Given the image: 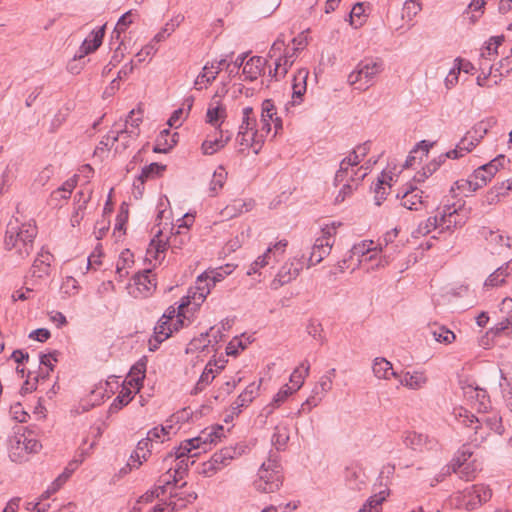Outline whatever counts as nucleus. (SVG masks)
Listing matches in <instances>:
<instances>
[{
  "label": "nucleus",
  "instance_id": "4468645a",
  "mask_svg": "<svg viewBox=\"0 0 512 512\" xmlns=\"http://www.w3.org/2000/svg\"><path fill=\"white\" fill-rule=\"evenodd\" d=\"M232 133L222 129L220 126L215 128L213 134H209L207 139L202 143L201 150L204 155H213L231 140Z\"/></svg>",
  "mask_w": 512,
  "mask_h": 512
},
{
  "label": "nucleus",
  "instance_id": "473e14b6",
  "mask_svg": "<svg viewBox=\"0 0 512 512\" xmlns=\"http://www.w3.org/2000/svg\"><path fill=\"white\" fill-rule=\"evenodd\" d=\"M372 370L378 379L383 380H390L392 377L396 378L398 373L393 370L391 362L382 357L374 359Z\"/></svg>",
  "mask_w": 512,
  "mask_h": 512
},
{
  "label": "nucleus",
  "instance_id": "9d476101",
  "mask_svg": "<svg viewBox=\"0 0 512 512\" xmlns=\"http://www.w3.org/2000/svg\"><path fill=\"white\" fill-rule=\"evenodd\" d=\"M339 226H341V223L332 222L330 225H326L322 228V236L318 237L312 246L307 262V268L320 263L330 254L334 244L333 237Z\"/></svg>",
  "mask_w": 512,
  "mask_h": 512
},
{
  "label": "nucleus",
  "instance_id": "6e6552de",
  "mask_svg": "<svg viewBox=\"0 0 512 512\" xmlns=\"http://www.w3.org/2000/svg\"><path fill=\"white\" fill-rule=\"evenodd\" d=\"M382 69L381 62L373 59H364L348 75V83L358 90H366L373 85L374 78Z\"/></svg>",
  "mask_w": 512,
  "mask_h": 512
},
{
  "label": "nucleus",
  "instance_id": "4d7b16f0",
  "mask_svg": "<svg viewBox=\"0 0 512 512\" xmlns=\"http://www.w3.org/2000/svg\"><path fill=\"white\" fill-rule=\"evenodd\" d=\"M487 132V125L483 121H480L476 123L469 131H467L466 135L469 139L475 142V145H478L487 134Z\"/></svg>",
  "mask_w": 512,
  "mask_h": 512
},
{
  "label": "nucleus",
  "instance_id": "e2e57ef3",
  "mask_svg": "<svg viewBox=\"0 0 512 512\" xmlns=\"http://www.w3.org/2000/svg\"><path fill=\"white\" fill-rule=\"evenodd\" d=\"M227 173L223 167H220L219 170L215 171L211 182H210V190L216 194L219 189H221L226 180Z\"/></svg>",
  "mask_w": 512,
  "mask_h": 512
},
{
  "label": "nucleus",
  "instance_id": "49530a36",
  "mask_svg": "<svg viewBox=\"0 0 512 512\" xmlns=\"http://www.w3.org/2000/svg\"><path fill=\"white\" fill-rule=\"evenodd\" d=\"M487 241L491 244H495L498 247V253H502L505 248L512 249V238L505 236L498 232L489 231L488 235L485 236Z\"/></svg>",
  "mask_w": 512,
  "mask_h": 512
},
{
  "label": "nucleus",
  "instance_id": "58836bf2",
  "mask_svg": "<svg viewBox=\"0 0 512 512\" xmlns=\"http://www.w3.org/2000/svg\"><path fill=\"white\" fill-rule=\"evenodd\" d=\"M212 288L211 283L209 282V273L204 272L199 275L196 279V283L194 287L189 288L188 292L197 295L198 301L201 299H206L207 295L210 293Z\"/></svg>",
  "mask_w": 512,
  "mask_h": 512
},
{
  "label": "nucleus",
  "instance_id": "f704fd0d",
  "mask_svg": "<svg viewBox=\"0 0 512 512\" xmlns=\"http://www.w3.org/2000/svg\"><path fill=\"white\" fill-rule=\"evenodd\" d=\"M265 64V59L260 56H253L245 62L243 74L246 80L253 81L261 74Z\"/></svg>",
  "mask_w": 512,
  "mask_h": 512
},
{
  "label": "nucleus",
  "instance_id": "8fccbe9b",
  "mask_svg": "<svg viewBox=\"0 0 512 512\" xmlns=\"http://www.w3.org/2000/svg\"><path fill=\"white\" fill-rule=\"evenodd\" d=\"M166 170V165L151 163L142 168L138 180L143 184L146 180L160 176Z\"/></svg>",
  "mask_w": 512,
  "mask_h": 512
},
{
  "label": "nucleus",
  "instance_id": "0eeeda50",
  "mask_svg": "<svg viewBox=\"0 0 512 512\" xmlns=\"http://www.w3.org/2000/svg\"><path fill=\"white\" fill-rule=\"evenodd\" d=\"M188 416L186 410L179 411L170 416L163 424L155 426L147 432L144 438L152 447L153 443H164L177 435L182 422Z\"/></svg>",
  "mask_w": 512,
  "mask_h": 512
},
{
  "label": "nucleus",
  "instance_id": "39448f33",
  "mask_svg": "<svg viewBox=\"0 0 512 512\" xmlns=\"http://www.w3.org/2000/svg\"><path fill=\"white\" fill-rule=\"evenodd\" d=\"M283 483V471L281 465L273 459L265 461L258 470L254 487L261 493H274L280 489Z\"/></svg>",
  "mask_w": 512,
  "mask_h": 512
},
{
  "label": "nucleus",
  "instance_id": "423d86ee",
  "mask_svg": "<svg viewBox=\"0 0 512 512\" xmlns=\"http://www.w3.org/2000/svg\"><path fill=\"white\" fill-rule=\"evenodd\" d=\"M492 497L491 489L484 484L472 485L453 495L452 502L457 508L468 511L479 508Z\"/></svg>",
  "mask_w": 512,
  "mask_h": 512
},
{
  "label": "nucleus",
  "instance_id": "393cba45",
  "mask_svg": "<svg viewBox=\"0 0 512 512\" xmlns=\"http://www.w3.org/2000/svg\"><path fill=\"white\" fill-rule=\"evenodd\" d=\"M236 140L241 146L251 147L255 154L260 152L264 143L263 134H259L257 130L248 134L239 130Z\"/></svg>",
  "mask_w": 512,
  "mask_h": 512
},
{
  "label": "nucleus",
  "instance_id": "ddd939ff",
  "mask_svg": "<svg viewBox=\"0 0 512 512\" xmlns=\"http://www.w3.org/2000/svg\"><path fill=\"white\" fill-rule=\"evenodd\" d=\"M396 379L399 384L409 390L417 391L423 389L429 381L424 370H401L397 373Z\"/></svg>",
  "mask_w": 512,
  "mask_h": 512
},
{
  "label": "nucleus",
  "instance_id": "69168bd1",
  "mask_svg": "<svg viewBox=\"0 0 512 512\" xmlns=\"http://www.w3.org/2000/svg\"><path fill=\"white\" fill-rule=\"evenodd\" d=\"M505 161L506 157L504 155H499L489 163L482 165V167L487 171L488 176L493 178L499 171V168L504 166Z\"/></svg>",
  "mask_w": 512,
  "mask_h": 512
},
{
  "label": "nucleus",
  "instance_id": "f8f14e48",
  "mask_svg": "<svg viewBox=\"0 0 512 512\" xmlns=\"http://www.w3.org/2000/svg\"><path fill=\"white\" fill-rule=\"evenodd\" d=\"M156 278L151 270H146L133 277V283L128 286L129 294L134 298H147L156 289Z\"/></svg>",
  "mask_w": 512,
  "mask_h": 512
},
{
  "label": "nucleus",
  "instance_id": "a211bd4d",
  "mask_svg": "<svg viewBox=\"0 0 512 512\" xmlns=\"http://www.w3.org/2000/svg\"><path fill=\"white\" fill-rule=\"evenodd\" d=\"M54 261L53 254L45 247H42L32 264L31 273L33 277L44 278L51 273V263Z\"/></svg>",
  "mask_w": 512,
  "mask_h": 512
},
{
  "label": "nucleus",
  "instance_id": "c756f323",
  "mask_svg": "<svg viewBox=\"0 0 512 512\" xmlns=\"http://www.w3.org/2000/svg\"><path fill=\"white\" fill-rule=\"evenodd\" d=\"M270 121L274 125V136L282 129V120L276 114V107L272 100L266 99L262 103L260 122Z\"/></svg>",
  "mask_w": 512,
  "mask_h": 512
},
{
  "label": "nucleus",
  "instance_id": "3c124183",
  "mask_svg": "<svg viewBox=\"0 0 512 512\" xmlns=\"http://www.w3.org/2000/svg\"><path fill=\"white\" fill-rule=\"evenodd\" d=\"M446 159L441 158V155L439 156V160H433L429 164H427L425 167L422 168L421 171L417 172L413 178L415 182H424L429 176H431L445 161Z\"/></svg>",
  "mask_w": 512,
  "mask_h": 512
},
{
  "label": "nucleus",
  "instance_id": "cd10ccee",
  "mask_svg": "<svg viewBox=\"0 0 512 512\" xmlns=\"http://www.w3.org/2000/svg\"><path fill=\"white\" fill-rule=\"evenodd\" d=\"M310 372V364L307 360L302 361L290 375L289 388L297 392L304 384Z\"/></svg>",
  "mask_w": 512,
  "mask_h": 512
},
{
  "label": "nucleus",
  "instance_id": "4c0bfd02",
  "mask_svg": "<svg viewBox=\"0 0 512 512\" xmlns=\"http://www.w3.org/2000/svg\"><path fill=\"white\" fill-rule=\"evenodd\" d=\"M102 434L101 428L99 426L91 427L88 431L87 435L83 438L80 444L81 456L89 455L90 451L96 446L98 439ZM83 459L80 460L82 462Z\"/></svg>",
  "mask_w": 512,
  "mask_h": 512
},
{
  "label": "nucleus",
  "instance_id": "79ce46f5",
  "mask_svg": "<svg viewBox=\"0 0 512 512\" xmlns=\"http://www.w3.org/2000/svg\"><path fill=\"white\" fill-rule=\"evenodd\" d=\"M430 333L433 339L441 344H450L456 339V335L453 331L436 322L430 327Z\"/></svg>",
  "mask_w": 512,
  "mask_h": 512
},
{
  "label": "nucleus",
  "instance_id": "f257e3e1",
  "mask_svg": "<svg viewBox=\"0 0 512 512\" xmlns=\"http://www.w3.org/2000/svg\"><path fill=\"white\" fill-rule=\"evenodd\" d=\"M37 234L38 229L33 220L20 222L18 218H14L8 222L4 236V248L14 258L16 264H21L30 256Z\"/></svg>",
  "mask_w": 512,
  "mask_h": 512
},
{
  "label": "nucleus",
  "instance_id": "37998d69",
  "mask_svg": "<svg viewBox=\"0 0 512 512\" xmlns=\"http://www.w3.org/2000/svg\"><path fill=\"white\" fill-rule=\"evenodd\" d=\"M295 392L289 388L288 384L283 385L274 395L272 401L264 408L267 415L272 414L275 409L279 408L292 394Z\"/></svg>",
  "mask_w": 512,
  "mask_h": 512
},
{
  "label": "nucleus",
  "instance_id": "de8ad7c7",
  "mask_svg": "<svg viewBox=\"0 0 512 512\" xmlns=\"http://www.w3.org/2000/svg\"><path fill=\"white\" fill-rule=\"evenodd\" d=\"M438 227H440L438 216H431L419 223L418 227L412 232V236L414 238L425 236Z\"/></svg>",
  "mask_w": 512,
  "mask_h": 512
},
{
  "label": "nucleus",
  "instance_id": "603ef678",
  "mask_svg": "<svg viewBox=\"0 0 512 512\" xmlns=\"http://www.w3.org/2000/svg\"><path fill=\"white\" fill-rule=\"evenodd\" d=\"M474 178L471 175L468 179H460L454 182L453 186L451 187L450 192L454 194V197L457 196L455 194V191L458 190L464 194V196H468L469 194H472L473 192L477 191L479 188H474Z\"/></svg>",
  "mask_w": 512,
  "mask_h": 512
},
{
  "label": "nucleus",
  "instance_id": "a19ab883",
  "mask_svg": "<svg viewBox=\"0 0 512 512\" xmlns=\"http://www.w3.org/2000/svg\"><path fill=\"white\" fill-rule=\"evenodd\" d=\"M480 470L481 463L476 458H473L468 463L461 462L459 468H454V472L467 481L475 478Z\"/></svg>",
  "mask_w": 512,
  "mask_h": 512
},
{
  "label": "nucleus",
  "instance_id": "2f4dec72",
  "mask_svg": "<svg viewBox=\"0 0 512 512\" xmlns=\"http://www.w3.org/2000/svg\"><path fill=\"white\" fill-rule=\"evenodd\" d=\"M512 271V259L491 273L484 282L485 287H498L505 283V279Z\"/></svg>",
  "mask_w": 512,
  "mask_h": 512
},
{
  "label": "nucleus",
  "instance_id": "a878e982",
  "mask_svg": "<svg viewBox=\"0 0 512 512\" xmlns=\"http://www.w3.org/2000/svg\"><path fill=\"white\" fill-rule=\"evenodd\" d=\"M361 160L362 159L358 155V151H352L348 157L344 158L341 161L340 167L335 174L334 184L338 185L343 183L349 174V169L357 166Z\"/></svg>",
  "mask_w": 512,
  "mask_h": 512
},
{
  "label": "nucleus",
  "instance_id": "aec40b11",
  "mask_svg": "<svg viewBox=\"0 0 512 512\" xmlns=\"http://www.w3.org/2000/svg\"><path fill=\"white\" fill-rule=\"evenodd\" d=\"M303 269V263L300 260H291L286 262L277 273L273 284L275 285V288L278 286H283L289 282H291L293 279H295L300 271Z\"/></svg>",
  "mask_w": 512,
  "mask_h": 512
},
{
  "label": "nucleus",
  "instance_id": "13d9d810",
  "mask_svg": "<svg viewBox=\"0 0 512 512\" xmlns=\"http://www.w3.org/2000/svg\"><path fill=\"white\" fill-rule=\"evenodd\" d=\"M468 293L469 289L467 286H460L457 289L451 288L441 295V299H437L436 301L438 302V304H440L441 302L445 303L446 301L452 302L454 299H457L458 297H464L468 295Z\"/></svg>",
  "mask_w": 512,
  "mask_h": 512
},
{
  "label": "nucleus",
  "instance_id": "2eb2a0df",
  "mask_svg": "<svg viewBox=\"0 0 512 512\" xmlns=\"http://www.w3.org/2000/svg\"><path fill=\"white\" fill-rule=\"evenodd\" d=\"M246 451L244 444L238 443L234 446H227L215 452L211 458L219 471L229 466L231 462L241 457Z\"/></svg>",
  "mask_w": 512,
  "mask_h": 512
},
{
  "label": "nucleus",
  "instance_id": "e433bc0d",
  "mask_svg": "<svg viewBox=\"0 0 512 512\" xmlns=\"http://www.w3.org/2000/svg\"><path fill=\"white\" fill-rule=\"evenodd\" d=\"M261 382H252L245 390L238 396L237 400L235 401V405L237 409H240L242 407H247L250 403L253 402V400L259 395Z\"/></svg>",
  "mask_w": 512,
  "mask_h": 512
},
{
  "label": "nucleus",
  "instance_id": "09e8293b",
  "mask_svg": "<svg viewBox=\"0 0 512 512\" xmlns=\"http://www.w3.org/2000/svg\"><path fill=\"white\" fill-rule=\"evenodd\" d=\"M116 132H119V140H123V149L127 147L128 138H134L139 135V129L131 127L127 123L116 122L113 125Z\"/></svg>",
  "mask_w": 512,
  "mask_h": 512
},
{
  "label": "nucleus",
  "instance_id": "c9c22d12",
  "mask_svg": "<svg viewBox=\"0 0 512 512\" xmlns=\"http://www.w3.org/2000/svg\"><path fill=\"white\" fill-rule=\"evenodd\" d=\"M464 395L472 406L478 410L486 409L488 404V397L483 389L467 387Z\"/></svg>",
  "mask_w": 512,
  "mask_h": 512
},
{
  "label": "nucleus",
  "instance_id": "f03ea898",
  "mask_svg": "<svg viewBox=\"0 0 512 512\" xmlns=\"http://www.w3.org/2000/svg\"><path fill=\"white\" fill-rule=\"evenodd\" d=\"M225 437L226 430L223 426H209L202 430L197 437L183 441L175 451V460L185 456L197 457L201 451H207Z\"/></svg>",
  "mask_w": 512,
  "mask_h": 512
},
{
  "label": "nucleus",
  "instance_id": "5fc2aeb1",
  "mask_svg": "<svg viewBox=\"0 0 512 512\" xmlns=\"http://www.w3.org/2000/svg\"><path fill=\"white\" fill-rule=\"evenodd\" d=\"M160 494H163L162 487H157L153 490L147 491L137 500L134 506V512H143L144 505L151 503L155 498H158Z\"/></svg>",
  "mask_w": 512,
  "mask_h": 512
},
{
  "label": "nucleus",
  "instance_id": "412c9836",
  "mask_svg": "<svg viewBox=\"0 0 512 512\" xmlns=\"http://www.w3.org/2000/svg\"><path fill=\"white\" fill-rule=\"evenodd\" d=\"M105 35V25L93 30L89 36L83 41L80 46L78 53L75 55L76 58H83L84 56L96 51L102 44Z\"/></svg>",
  "mask_w": 512,
  "mask_h": 512
},
{
  "label": "nucleus",
  "instance_id": "dca6fc26",
  "mask_svg": "<svg viewBox=\"0 0 512 512\" xmlns=\"http://www.w3.org/2000/svg\"><path fill=\"white\" fill-rule=\"evenodd\" d=\"M404 445L412 450L423 452L425 450H432L436 448L437 441L429 438L423 433L415 431H406L402 435Z\"/></svg>",
  "mask_w": 512,
  "mask_h": 512
},
{
  "label": "nucleus",
  "instance_id": "052dcab7",
  "mask_svg": "<svg viewBox=\"0 0 512 512\" xmlns=\"http://www.w3.org/2000/svg\"><path fill=\"white\" fill-rule=\"evenodd\" d=\"M182 473H183V471H180L177 468H175V469L170 468L165 474H163L160 477L159 483L161 485H159L158 487H162L163 493H164L165 487L170 486L172 483H177L178 476L181 478Z\"/></svg>",
  "mask_w": 512,
  "mask_h": 512
},
{
  "label": "nucleus",
  "instance_id": "6e6d98bb",
  "mask_svg": "<svg viewBox=\"0 0 512 512\" xmlns=\"http://www.w3.org/2000/svg\"><path fill=\"white\" fill-rule=\"evenodd\" d=\"M308 72L306 70H299L298 74L294 77L293 84V98H299L303 96L306 91V79Z\"/></svg>",
  "mask_w": 512,
  "mask_h": 512
},
{
  "label": "nucleus",
  "instance_id": "6ab92c4d",
  "mask_svg": "<svg viewBox=\"0 0 512 512\" xmlns=\"http://www.w3.org/2000/svg\"><path fill=\"white\" fill-rule=\"evenodd\" d=\"M152 448L153 447L145 439L140 440L136 449L130 455L126 467L123 468L122 471L127 473V470L131 471L132 469H138L150 458Z\"/></svg>",
  "mask_w": 512,
  "mask_h": 512
},
{
  "label": "nucleus",
  "instance_id": "bf43d9fd",
  "mask_svg": "<svg viewBox=\"0 0 512 512\" xmlns=\"http://www.w3.org/2000/svg\"><path fill=\"white\" fill-rule=\"evenodd\" d=\"M289 438V429L286 426H277L272 441L277 449H281L288 443Z\"/></svg>",
  "mask_w": 512,
  "mask_h": 512
},
{
  "label": "nucleus",
  "instance_id": "4be33fe9",
  "mask_svg": "<svg viewBox=\"0 0 512 512\" xmlns=\"http://www.w3.org/2000/svg\"><path fill=\"white\" fill-rule=\"evenodd\" d=\"M205 299L198 301L197 295L187 292V295L182 297L180 303L177 306V318L178 320H189L193 313L199 309Z\"/></svg>",
  "mask_w": 512,
  "mask_h": 512
},
{
  "label": "nucleus",
  "instance_id": "c03bdc74",
  "mask_svg": "<svg viewBox=\"0 0 512 512\" xmlns=\"http://www.w3.org/2000/svg\"><path fill=\"white\" fill-rule=\"evenodd\" d=\"M134 393L127 388V385H122L121 390L119 391L118 396L113 400L110 405V412L116 413L121 410L124 406L128 405L130 401L133 399Z\"/></svg>",
  "mask_w": 512,
  "mask_h": 512
},
{
  "label": "nucleus",
  "instance_id": "ea45409f",
  "mask_svg": "<svg viewBox=\"0 0 512 512\" xmlns=\"http://www.w3.org/2000/svg\"><path fill=\"white\" fill-rule=\"evenodd\" d=\"M388 495L387 489H381L373 494L358 512H381L382 503L386 500Z\"/></svg>",
  "mask_w": 512,
  "mask_h": 512
},
{
  "label": "nucleus",
  "instance_id": "338daca9",
  "mask_svg": "<svg viewBox=\"0 0 512 512\" xmlns=\"http://www.w3.org/2000/svg\"><path fill=\"white\" fill-rule=\"evenodd\" d=\"M36 297V291L33 288L22 287L16 291H14L11 295L12 301H25L31 300Z\"/></svg>",
  "mask_w": 512,
  "mask_h": 512
},
{
  "label": "nucleus",
  "instance_id": "b1692460",
  "mask_svg": "<svg viewBox=\"0 0 512 512\" xmlns=\"http://www.w3.org/2000/svg\"><path fill=\"white\" fill-rule=\"evenodd\" d=\"M221 72L220 66H215L214 63L211 66L208 63L202 68V72L196 77L194 81V88L196 90H202L211 84Z\"/></svg>",
  "mask_w": 512,
  "mask_h": 512
},
{
  "label": "nucleus",
  "instance_id": "a18cd8bd",
  "mask_svg": "<svg viewBox=\"0 0 512 512\" xmlns=\"http://www.w3.org/2000/svg\"><path fill=\"white\" fill-rule=\"evenodd\" d=\"M220 369L221 367H216L215 364H212L211 361H208L196 384V389L200 391L203 390L215 378Z\"/></svg>",
  "mask_w": 512,
  "mask_h": 512
},
{
  "label": "nucleus",
  "instance_id": "20e7f679",
  "mask_svg": "<svg viewBox=\"0 0 512 512\" xmlns=\"http://www.w3.org/2000/svg\"><path fill=\"white\" fill-rule=\"evenodd\" d=\"M42 445L37 435L31 431L24 429L11 437L9 441V456L14 462H23L28 460L29 455L38 453Z\"/></svg>",
  "mask_w": 512,
  "mask_h": 512
},
{
  "label": "nucleus",
  "instance_id": "7ed1b4c3",
  "mask_svg": "<svg viewBox=\"0 0 512 512\" xmlns=\"http://www.w3.org/2000/svg\"><path fill=\"white\" fill-rule=\"evenodd\" d=\"M223 329V324L215 325L205 335L193 339L186 348L189 361L194 365L207 360L210 361V358L214 357L217 352L216 344L223 337Z\"/></svg>",
  "mask_w": 512,
  "mask_h": 512
},
{
  "label": "nucleus",
  "instance_id": "bb28decb",
  "mask_svg": "<svg viewBox=\"0 0 512 512\" xmlns=\"http://www.w3.org/2000/svg\"><path fill=\"white\" fill-rule=\"evenodd\" d=\"M178 137L177 133L172 134L168 129L162 130L156 139L153 151L156 153H168L177 144Z\"/></svg>",
  "mask_w": 512,
  "mask_h": 512
},
{
  "label": "nucleus",
  "instance_id": "9b49d317",
  "mask_svg": "<svg viewBox=\"0 0 512 512\" xmlns=\"http://www.w3.org/2000/svg\"><path fill=\"white\" fill-rule=\"evenodd\" d=\"M293 43H297V46L292 49L293 52L291 54L286 53L285 55H282V51L285 49V42L283 40L277 39L271 46L268 56L270 59H275L273 77H284L294 63L295 52L305 46L303 41H298L297 38L293 39Z\"/></svg>",
  "mask_w": 512,
  "mask_h": 512
},
{
  "label": "nucleus",
  "instance_id": "864d4df0",
  "mask_svg": "<svg viewBox=\"0 0 512 512\" xmlns=\"http://www.w3.org/2000/svg\"><path fill=\"white\" fill-rule=\"evenodd\" d=\"M133 263V254L130 252V250L126 249L122 251L116 264V272L119 277H124L127 275L128 272L126 271V268L130 267Z\"/></svg>",
  "mask_w": 512,
  "mask_h": 512
},
{
  "label": "nucleus",
  "instance_id": "f3484780",
  "mask_svg": "<svg viewBox=\"0 0 512 512\" xmlns=\"http://www.w3.org/2000/svg\"><path fill=\"white\" fill-rule=\"evenodd\" d=\"M183 327V322H158L154 327L153 338L149 340L151 351L157 349L158 344L168 339L174 332Z\"/></svg>",
  "mask_w": 512,
  "mask_h": 512
},
{
  "label": "nucleus",
  "instance_id": "5701e85b",
  "mask_svg": "<svg viewBox=\"0 0 512 512\" xmlns=\"http://www.w3.org/2000/svg\"><path fill=\"white\" fill-rule=\"evenodd\" d=\"M458 210L453 206H444L443 211L438 217L440 228L442 230H450L452 228H456L457 226H462L464 221L462 219H458Z\"/></svg>",
  "mask_w": 512,
  "mask_h": 512
},
{
  "label": "nucleus",
  "instance_id": "7c9ffc66",
  "mask_svg": "<svg viewBox=\"0 0 512 512\" xmlns=\"http://www.w3.org/2000/svg\"><path fill=\"white\" fill-rule=\"evenodd\" d=\"M422 194L423 191L411 186L401 196V205L409 210H419L423 205Z\"/></svg>",
  "mask_w": 512,
  "mask_h": 512
},
{
  "label": "nucleus",
  "instance_id": "1a4fd4ad",
  "mask_svg": "<svg viewBox=\"0 0 512 512\" xmlns=\"http://www.w3.org/2000/svg\"><path fill=\"white\" fill-rule=\"evenodd\" d=\"M453 414L455 419L465 427H470L475 431V434H480V438H484L486 432H482L484 430V426L499 432V422L500 419L497 415H493L492 417L483 416L481 418L475 417L470 411L463 407H456L453 410Z\"/></svg>",
  "mask_w": 512,
  "mask_h": 512
},
{
  "label": "nucleus",
  "instance_id": "680f3d73",
  "mask_svg": "<svg viewBox=\"0 0 512 512\" xmlns=\"http://www.w3.org/2000/svg\"><path fill=\"white\" fill-rule=\"evenodd\" d=\"M510 190H512V178L507 179L506 181H503L499 188L494 187V190H491L488 193V202L490 204L497 202L500 194H504Z\"/></svg>",
  "mask_w": 512,
  "mask_h": 512
},
{
  "label": "nucleus",
  "instance_id": "c85d7f7f",
  "mask_svg": "<svg viewBox=\"0 0 512 512\" xmlns=\"http://www.w3.org/2000/svg\"><path fill=\"white\" fill-rule=\"evenodd\" d=\"M217 97L218 94H215L206 113L207 122L216 128L221 127V124H218V122L226 118V108L220 100H216Z\"/></svg>",
  "mask_w": 512,
  "mask_h": 512
},
{
  "label": "nucleus",
  "instance_id": "774afa93",
  "mask_svg": "<svg viewBox=\"0 0 512 512\" xmlns=\"http://www.w3.org/2000/svg\"><path fill=\"white\" fill-rule=\"evenodd\" d=\"M474 178V188H482L485 186L492 178L488 176L487 171L482 167H478L472 174Z\"/></svg>",
  "mask_w": 512,
  "mask_h": 512
},
{
  "label": "nucleus",
  "instance_id": "0e129e2a",
  "mask_svg": "<svg viewBox=\"0 0 512 512\" xmlns=\"http://www.w3.org/2000/svg\"><path fill=\"white\" fill-rule=\"evenodd\" d=\"M364 6L362 3H356L350 12V24L354 26L355 28L359 27L363 23V17H364Z\"/></svg>",
  "mask_w": 512,
  "mask_h": 512
},
{
  "label": "nucleus",
  "instance_id": "72a5a7b5",
  "mask_svg": "<svg viewBox=\"0 0 512 512\" xmlns=\"http://www.w3.org/2000/svg\"><path fill=\"white\" fill-rule=\"evenodd\" d=\"M477 145L465 134L461 140L457 143L456 147L445 154L441 155V158L447 159H459L465 154L471 152Z\"/></svg>",
  "mask_w": 512,
  "mask_h": 512
}]
</instances>
